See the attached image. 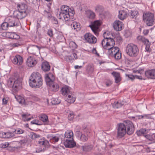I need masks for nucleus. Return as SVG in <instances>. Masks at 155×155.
Listing matches in <instances>:
<instances>
[{"mask_svg":"<svg viewBox=\"0 0 155 155\" xmlns=\"http://www.w3.org/2000/svg\"><path fill=\"white\" fill-rule=\"evenodd\" d=\"M18 10L21 11L23 12L27 13V5L24 3H21V4L17 5Z\"/></svg>","mask_w":155,"mask_h":155,"instance_id":"23","label":"nucleus"},{"mask_svg":"<svg viewBox=\"0 0 155 155\" xmlns=\"http://www.w3.org/2000/svg\"><path fill=\"white\" fill-rule=\"evenodd\" d=\"M9 26L7 22H5L2 24L1 25V28L2 30H6L8 29Z\"/></svg>","mask_w":155,"mask_h":155,"instance_id":"43","label":"nucleus"},{"mask_svg":"<svg viewBox=\"0 0 155 155\" xmlns=\"http://www.w3.org/2000/svg\"><path fill=\"white\" fill-rule=\"evenodd\" d=\"M69 46L70 48L72 49H75L77 47V45L73 41L69 43Z\"/></svg>","mask_w":155,"mask_h":155,"instance_id":"48","label":"nucleus"},{"mask_svg":"<svg viewBox=\"0 0 155 155\" xmlns=\"http://www.w3.org/2000/svg\"><path fill=\"white\" fill-rule=\"evenodd\" d=\"M122 105L120 101H117L114 102L113 104V106L115 108H118L121 107Z\"/></svg>","mask_w":155,"mask_h":155,"instance_id":"41","label":"nucleus"},{"mask_svg":"<svg viewBox=\"0 0 155 155\" xmlns=\"http://www.w3.org/2000/svg\"><path fill=\"white\" fill-rule=\"evenodd\" d=\"M6 132H0V137L3 138H5Z\"/></svg>","mask_w":155,"mask_h":155,"instance_id":"58","label":"nucleus"},{"mask_svg":"<svg viewBox=\"0 0 155 155\" xmlns=\"http://www.w3.org/2000/svg\"><path fill=\"white\" fill-rule=\"evenodd\" d=\"M40 120L44 122L47 123L48 122V116L45 114H41L38 116Z\"/></svg>","mask_w":155,"mask_h":155,"instance_id":"35","label":"nucleus"},{"mask_svg":"<svg viewBox=\"0 0 155 155\" xmlns=\"http://www.w3.org/2000/svg\"><path fill=\"white\" fill-rule=\"evenodd\" d=\"M39 121L37 120H33L31 122V124H35L38 125H40L41 124L39 123Z\"/></svg>","mask_w":155,"mask_h":155,"instance_id":"57","label":"nucleus"},{"mask_svg":"<svg viewBox=\"0 0 155 155\" xmlns=\"http://www.w3.org/2000/svg\"><path fill=\"white\" fill-rule=\"evenodd\" d=\"M126 76H127L129 78H130L131 80H133L135 79V76L132 75H126Z\"/></svg>","mask_w":155,"mask_h":155,"instance_id":"59","label":"nucleus"},{"mask_svg":"<svg viewBox=\"0 0 155 155\" xmlns=\"http://www.w3.org/2000/svg\"><path fill=\"white\" fill-rule=\"evenodd\" d=\"M77 59L78 57H77V54L75 53H73L71 54L70 55L66 56L65 59L68 62H70L72 60Z\"/></svg>","mask_w":155,"mask_h":155,"instance_id":"30","label":"nucleus"},{"mask_svg":"<svg viewBox=\"0 0 155 155\" xmlns=\"http://www.w3.org/2000/svg\"><path fill=\"white\" fill-rule=\"evenodd\" d=\"M21 79L17 78L14 81V84L12 86V88L15 91H18L21 88Z\"/></svg>","mask_w":155,"mask_h":155,"instance_id":"14","label":"nucleus"},{"mask_svg":"<svg viewBox=\"0 0 155 155\" xmlns=\"http://www.w3.org/2000/svg\"><path fill=\"white\" fill-rule=\"evenodd\" d=\"M41 68L43 71L45 72H47L50 70V66L48 62L47 61H45L42 63L41 65Z\"/></svg>","mask_w":155,"mask_h":155,"instance_id":"22","label":"nucleus"},{"mask_svg":"<svg viewBox=\"0 0 155 155\" xmlns=\"http://www.w3.org/2000/svg\"><path fill=\"white\" fill-rule=\"evenodd\" d=\"M84 40L86 42L91 44H94L97 42V38L90 33H87L84 35Z\"/></svg>","mask_w":155,"mask_h":155,"instance_id":"8","label":"nucleus"},{"mask_svg":"<svg viewBox=\"0 0 155 155\" xmlns=\"http://www.w3.org/2000/svg\"><path fill=\"white\" fill-rule=\"evenodd\" d=\"M25 132V130L20 128H17L14 131L16 134H23Z\"/></svg>","mask_w":155,"mask_h":155,"instance_id":"49","label":"nucleus"},{"mask_svg":"<svg viewBox=\"0 0 155 155\" xmlns=\"http://www.w3.org/2000/svg\"><path fill=\"white\" fill-rule=\"evenodd\" d=\"M111 74L115 78V83H118L121 81V78L119 73L113 71Z\"/></svg>","mask_w":155,"mask_h":155,"instance_id":"27","label":"nucleus"},{"mask_svg":"<svg viewBox=\"0 0 155 155\" xmlns=\"http://www.w3.org/2000/svg\"><path fill=\"white\" fill-rule=\"evenodd\" d=\"M90 131V130L86 127L83 129L80 137L81 140L83 142L87 141L91 136Z\"/></svg>","mask_w":155,"mask_h":155,"instance_id":"9","label":"nucleus"},{"mask_svg":"<svg viewBox=\"0 0 155 155\" xmlns=\"http://www.w3.org/2000/svg\"><path fill=\"white\" fill-rule=\"evenodd\" d=\"M145 75L148 78L155 79V70H149L146 71Z\"/></svg>","mask_w":155,"mask_h":155,"instance_id":"21","label":"nucleus"},{"mask_svg":"<svg viewBox=\"0 0 155 155\" xmlns=\"http://www.w3.org/2000/svg\"><path fill=\"white\" fill-rule=\"evenodd\" d=\"M12 62L15 64L17 65H20L22 64L23 59L20 55L17 54L15 56L13 57L12 59Z\"/></svg>","mask_w":155,"mask_h":155,"instance_id":"13","label":"nucleus"},{"mask_svg":"<svg viewBox=\"0 0 155 155\" xmlns=\"http://www.w3.org/2000/svg\"><path fill=\"white\" fill-rule=\"evenodd\" d=\"M82 147L83 150L86 152L90 151L92 148V145H89L87 144L85 145Z\"/></svg>","mask_w":155,"mask_h":155,"instance_id":"39","label":"nucleus"},{"mask_svg":"<svg viewBox=\"0 0 155 155\" xmlns=\"http://www.w3.org/2000/svg\"><path fill=\"white\" fill-rule=\"evenodd\" d=\"M45 79L47 84L49 86L51 90L56 91L58 90L59 86L58 84L56 83H54L48 74L46 75Z\"/></svg>","mask_w":155,"mask_h":155,"instance_id":"7","label":"nucleus"},{"mask_svg":"<svg viewBox=\"0 0 155 155\" xmlns=\"http://www.w3.org/2000/svg\"><path fill=\"white\" fill-rule=\"evenodd\" d=\"M69 7L67 5H63L61 8L59 18L64 19L65 21H68L70 19V15L69 14Z\"/></svg>","mask_w":155,"mask_h":155,"instance_id":"3","label":"nucleus"},{"mask_svg":"<svg viewBox=\"0 0 155 155\" xmlns=\"http://www.w3.org/2000/svg\"><path fill=\"white\" fill-rule=\"evenodd\" d=\"M86 14L87 17L90 19L94 18L95 16V13L90 10H88L86 11Z\"/></svg>","mask_w":155,"mask_h":155,"instance_id":"33","label":"nucleus"},{"mask_svg":"<svg viewBox=\"0 0 155 155\" xmlns=\"http://www.w3.org/2000/svg\"><path fill=\"white\" fill-rule=\"evenodd\" d=\"M95 10L97 12L99 13V14H101L104 11V8L101 5H97L95 7Z\"/></svg>","mask_w":155,"mask_h":155,"instance_id":"38","label":"nucleus"},{"mask_svg":"<svg viewBox=\"0 0 155 155\" xmlns=\"http://www.w3.org/2000/svg\"><path fill=\"white\" fill-rule=\"evenodd\" d=\"M154 15L150 12H144L143 15V19L148 26L153 25L154 24Z\"/></svg>","mask_w":155,"mask_h":155,"instance_id":"4","label":"nucleus"},{"mask_svg":"<svg viewBox=\"0 0 155 155\" xmlns=\"http://www.w3.org/2000/svg\"><path fill=\"white\" fill-rule=\"evenodd\" d=\"M8 20V23L9 27H13L15 26H19L20 23L18 19L15 18H7Z\"/></svg>","mask_w":155,"mask_h":155,"instance_id":"12","label":"nucleus"},{"mask_svg":"<svg viewBox=\"0 0 155 155\" xmlns=\"http://www.w3.org/2000/svg\"><path fill=\"white\" fill-rule=\"evenodd\" d=\"M37 61L33 57L30 56L27 59L26 64L29 67H32L37 64Z\"/></svg>","mask_w":155,"mask_h":155,"instance_id":"18","label":"nucleus"},{"mask_svg":"<svg viewBox=\"0 0 155 155\" xmlns=\"http://www.w3.org/2000/svg\"><path fill=\"white\" fill-rule=\"evenodd\" d=\"M101 44L104 49H109L108 48L114 47L115 42L114 40L112 38L104 37V38L102 40Z\"/></svg>","mask_w":155,"mask_h":155,"instance_id":"5","label":"nucleus"},{"mask_svg":"<svg viewBox=\"0 0 155 155\" xmlns=\"http://www.w3.org/2000/svg\"><path fill=\"white\" fill-rule=\"evenodd\" d=\"M71 26L72 28H73L74 29L77 31H80L81 29L80 23L76 21L73 22L71 24Z\"/></svg>","mask_w":155,"mask_h":155,"instance_id":"29","label":"nucleus"},{"mask_svg":"<svg viewBox=\"0 0 155 155\" xmlns=\"http://www.w3.org/2000/svg\"><path fill=\"white\" fill-rule=\"evenodd\" d=\"M15 97L19 103L21 104L25 103V99L23 97L20 96H15Z\"/></svg>","mask_w":155,"mask_h":155,"instance_id":"40","label":"nucleus"},{"mask_svg":"<svg viewBox=\"0 0 155 155\" xmlns=\"http://www.w3.org/2000/svg\"><path fill=\"white\" fill-rule=\"evenodd\" d=\"M137 39L138 40L140 41H142L143 43L146 39L144 37L141 36H139L137 37Z\"/></svg>","mask_w":155,"mask_h":155,"instance_id":"52","label":"nucleus"},{"mask_svg":"<svg viewBox=\"0 0 155 155\" xmlns=\"http://www.w3.org/2000/svg\"><path fill=\"white\" fill-rule=\"evenodd\" d=\"M86 71L89 74H90L93 71L94 68L90 65H88L87 67Z\"/></svg>","mask_w":155,"mask_h":155,"instance_id":"47","label":"nucleus"},{"mask_svg":"<svg viewBox=\"0 0 155 155\" xmlns=\"http://www.w3.org/2000/svg\"><path fill=\"white\" fill-rule=\"evenodd\" d=\"M14 33H8L9 38H10L13 39L14 38Z\"/></svg>","mask_w":155,"mask_h":155,"instance_id":"61","label":"nucleus"},{"mask_svg":"<svg viewBox=\"0 0 155 155\" xmlns=\"http://www.w3.org/2000/svg\"><path fill=\"white\" fill-rule=\"evenodd\" d=\"M15 136L14 132H6L5 138H10L13 137Z\"/></svg>","mask_w":155,"mask_h":155,"instance_id":"45","label":"nucleus"},{"mask_svg":"<svg viewBox=\"0 0 155 155\" xmlns=\"http://www.w3.org/2000/svg\"><path fill=\"white\" fill-rule=\"evenodd\" d=\"M48 8L47 10H45L43 12V15L45 17L50 19L52 17V12L51 8L49 4L47 5Z\"/></svg>","mask_w":155,"mask_h":155,"instance_id":"20","label":"nucleus"},{"mask_svg":"<svg viewBox=\"0 0 155 155\" xmlns=\"http://www.w3.org/2000/svg\"><path fill=\"white\" fill-rule=\"evenodd\" d=\"M65 147L67 148H72L76 146V143L73 139H66L64 143Z\"/></svg>","mask_w":155,"mask_h":155,"instance_id":"16","label":"nucleus"},{"mask_svg":"<svg viewBox=\"0 0 155 155\" xmlns=\"http://www.w3.org/2000/svg\"><path fill=\"white\" fill-rule=\"evenodd\" d=\"M116 52L114 54V55L112 57H114L115 59L118 60L120 59L121 57V53L119 52V49L118 48H116Z\"/></svg>","mask_w":155,"mask_h":155,"instance_id":"36","label":"nucleus"},{"mask_svg":"<svg viewBox=\"0 0 155 155\" xmlns=\"http://www.w3.org/2000/svg\"><path fill=\"white\" fill-rule=\"evenodd\" d=\"M123 23L119 20H116L113 23V26L114 30L120 31L122 29Z\"/></svg>","mask_w":155,"mask_h":155,"instance_id":"17","label":"nucleus"},{"mask_svg":"<svg viewBox=\"0 0 155 155\" xmlns=\"http://www.w3.org/2000/svg\"><path fill=\"white\" fill-rule=\"evenodd\" d=\"M27 15V13H25L18 10L14 12L13 15L16 19H21L25 17Z\"/></svg>","mask_w":155,"mask_h":155,"instance_id":"15","label":"nucleus"},{"mask_svg":"<svg viewBox=\"0 0 155 155\" xmlns=\"http://www.w3.org/2000/svg\"><path fill=\"white\" fill-rule=\"evenodd\" d=\"M38 144L41 146H42L46 148L48 147L49 145V143L48 141L43 138L41 139L38 142Z\"/></svg>","mask_w":155,"mask_h":155,"instance_id":"31","label":"nucleus"},{"mask_svg":"<svg viewBox=\"0 0 155 155\" xmlns=\"http://www.w3.org/2000/svg\"><path fill=\"white\" fill-rule=\"evenodd\" d=\"M147 117V115L144 114L143 115H140L138 116L139 119H141L143 118H146Z\"/></svg>","mask_w":155,"mask_h":155,"instance_id":"63","label":"nucleus"},{"mask_svg":"<svg viewBox=\"0 0 155 155\" xmlns=\"http://www.w3.org/2000/svg\"><path fill=\"white\" fill-rule=\"evenodd\" d=\"M30 114L28 113L22 114H21V117H22V120L25 121L30 120L31 119V118H27V117L30 116Z\"/></svg>","mask_w":155,"mask_h":155,"instance_id":"37","label":"nucleus"},{"mask_svg":"<svg viewBox=\"0 0 155 155\" xmlns=\"http://www.w3.org/2000/svg\"><path fill=\"white\" fill-rule=\"evenodd\" d=\"M59 139V138L58 137L54 136L50 140V141H52L54 143H56L58 141Z\"/></svg>","mask_w":155,"mask_h":155,"instance_id":"53","label":"nucleus"},{"mask_svg":"<svg viewBox=\"0 0 155 155\" xmlns=\"http://www.w3.org/2000/svg\"><path fill=\"white\" fill-rule=\"evenodd\" d=\"M138 13L137 12L135 11H131V12L130 13L131 18H135Z\"/></svg>","mask_w":155,"mask_h":155,"instance_id":"46","label":"nucleus"},{"mask_svg":"<svg viewBox=\"0 0 155 155\" xmlns=\"http://www.w3.org/2000/svg\"><path fill=\"white\" fill-rule=\"evenodd\" d=\"M38 81V83L40 84L41 80H42V78L41 75L38 72H34L33 73L29 78V82H32L34 83V81Z\"/></svg>","mask_w":155,"mask_h":155,"instance_id":"10","label":"nucleus"},{"mask_svg":"<svg viewBox=\"0 0 155 155\" xmlns=\"http://www.w3.org/2000/svg\"><path fill=\"white\" fill-rule=\"evenodd\" d=\"M27 140L24 139L20 140L19 141V142L21 144L26 143L27 142Z\"/></svg>","mask_w":155,"mask_h":155,"instance_id":"64","label":"nucleus"},{"mask_svg":"<svg viewBox=\"0 0 155 155\" xmlns=\"http://www.w3.org/2000/svg\"><path fill=\"white\" fill-rule=\"evenodd\" d=\"M47 34L50 37H51L53 35V31L52 29H50L48 30Z\"/></svg>","mask_w":155,"mask_h":155,"instance_id":"56","label":"nucleus"},{"mask_svg":"<svg viewBox=\"0 0 155 155\" xmlns=\"http://www.w3.org/2000/svg\"><path fill=\"white\" fill-rule=\"evenodd\" d=\"M61 92L62 94L64 96L71 94L72 92L70 91V87L67 86H64L61 89Z\"/></svg>","mask_w":155,"mask_h":155,"instance_id":"19","label":"nucleus"},{"mask_svg":"<svg viewBox=\"0 0 155 155\" xmlns=\"http://www.w3.org/2000/svg\"><path fill=\"white\" fill-rule=\"evenodd\" d=\"M51 18H52V20H53V22L54 24H58V21H57V19L54 17H52Z\"/></svg>","mask_w":155,"mask_h":155,"instance_id":"60","label":"nucleus"},{"mask_svg":"<svg viewBox=\"0 0 155 155\" xmlns=\"http://www.w3.org/2000/svg\"><path fill=\"white\" fill-rule=\"evenodd\" d=\"M38 81H34V83H32V82H29L30 86L33 88H38L41 87L42 84V80H41V83L40 84L38 83Z\"/></svg>","mask_w":155,"mask_h":155,"instance_id":"25","label":"nucleus"},{"mask_svg":"<svg viewBox=\"0 0 155 155\" xmlns=\"http://www.w3.org/2000/svg\"><path fill=\"white\" fill-rule=\"evenodd\" d=\"M105 83L107 87H109L112 84V81L110 80H107L106 81Z\"/></svg>","mask_w":155,"mask_h":155,"instance_id":"54","label":"nucleus"},{"mask_svg":"<svg viewBox=\"0 0 155 155\" xmlns=\"http://www.w3.org/2000/svg\"><path fill=\"white\" fill-rule=\"evenodd\" d=\"M9 145V144L8 142L2 143L0 144V147L2 148H5L8 147V150L11 151H13L16 148L15 147H11L10 146H8Z\"/></svg>","mask_w":155,"mask_h":155,"instance_id":"24","label":"nucleus"},{"mask_svg":"<svg viewBox=\"0 0 155 155\" xmlns=\"http://www.w3.org/2000/svg\"><path fill=\"white\" fill-rule=\"evenodd\" d=\"M75 98L73 96V94L71 93L68 95L67 97L66 98L65 101L68 103L70 104L73 103L75 101Z\"/></svg>","mask_w":155,"mask_h":155,"instance_id":"32","label":"nucleus"},{"mask_svg":"<svg viewBox=\"0 0 155 155\" xmlns=\"http://www.w3.org/2000/svg\"><path fill=\"white\" fill-rule=\"evenodd\" d=\"M127 16V13L126 11L124 10L120 11L118 15V18L122 20L126 18Z\"/></svg>","mask_w":155,"mask_h":155,"instance_id":"26","label":"nucleus"},{"mask_svg":"<svg viewBox=\"0 0 155 155\" xmlns=\"http://www.w3.org/2000/svg\"><path fill=\"white\" fill-rule=\"evenodd\" d=\"M116 48L117 47H111L108 48L109 49H104L106 50H108V54L110 56L113 57L115 52H116Z\"/></svg>","mask_w":155,"mask_h":155,"instance_id":"28","label":"nucleus"},{"mask_svg":"<svg viewBox=\"0 0 155 155\" xmlns=\"http://www.w3.org/2000/svg\"><path fill=\"white\" fill-rule=\"evenodd\" d=\"M27 49L29 53L36 55V54L39 52L40 48L36 45H31L28 47Z\"/></svg>","mask_w":155,"mask_h":155,"instance_id":"11","label":"nucleus"},{"mask_svg":"<svg viewBox=\"0 0 155 155\" xmlns=\"http://www.w3.org/2000/svg\"><path fill=\"white\" fill-rule=\"evenodd\" d=\"M65 137L68 139H73V134L71 130H67L64 134Z\"/></svg>","mask_w":155,"mask_h":155,"instance_id":"34","label":"nucleus"},{"mask_svg":"<svg viewBox=\"0 0 155 155\" xmlns=\"http://www.w3.org/2000/svg\"><path fill=\"white\" fill-rule=\"evenodd\" d=\"M146 130L145 129H143L140 130L139 132L137 133V135H141V134H144L146 133Z\"/></svg>","mask_w":155,"mask_h":155,"instance_id":"50","label":"nucleus"},{"mask_svg":"<svg viewBox=\"0 0 155 155\" xmlns=\"http://www.w3.org/2000/svg\"><path fill=\"white\" fill-rule=\"evenodd\" d=\"M74 117L73 113V112H70L69 114L68 115V119L70 120H72Z\"/></svg>","mask_w":155,"mask_h":155,"instance_id":"55","label":"nucleus"},{"mask_svg":"<svg viewBox=\"0 0 155 155\" xmlns=\"http://www.w3.org/2000/svg\"><path fill=\"white\" fill-rule=\"evenodd\" d=\"M134 127L132 122L130 120L124 121L123 123L117 124V137L119 138L124 137L126 133L128 135L132 134L134 132Z\"/></svg>","mask_w":155,"mask_h":155,"instance_id":"1","label":"nucleus"},{"mask_svg":"<svg viewBox=\"0 0 155 155\" xmlns=\"http://www.w3.org/2000/svg\"><path fill=\"white\" fill-rule=\"evenodd\" d=\"M58 100L56 99L52 98L51 100V103L53 105L58 104L60 103V101H57Z\"/></svg>","mask_w":155,"mask_h":155,"instance_id":"51","label":"nucleus"},{"mask_svg":"<svg viewBox=\"0 0 155 155\" xmlns=\"http://www.w3.org/2000/svg\"><path fill=\"white\" fill-rule=\"evenodd\" d=\"M29 136L33 140L39 138L40 136L39 134H37L34 132L31 133Z\"/></svg>","mask_w":155,"mask_h":155,"instance_id":"44","label":"nucleus"},{"mask_svg":"<svg viewBox=\"0 0 155 155\" xmlns=\"http://www.w3.org/2000/svg\"><path fill=\"white\" fill-rule=\"evenodd\" d=\"M125 51L127 54L132 57L137 56L139 53L137 46L133 43L129 44L127 45Z\"/></svg>","mask_w":155,"mask_h":155,"instance_id":"2","label":"nucleus"},{"mask_svg":"<svg viewBox=\"0 0 155 155\" xmlns=\"http://www.w3.org/2000/svg\"><path fill=\"white\" fill-rule=\"evenodd\" d=\"M20 45V44L17 43H14L12 44V46L13 47H18Z\"/></svg>","mask_w":155,"mask_h":155,"instance_id":"62","label":"nucleus"},{"mask_svg":"<svg viewBox=\"0 0 155 155\" xmlns=\"http://www.w3.org/2000/svg\"><path fill=\"white\" fill-rule=\"evenodd\" d=\"M101 23L99 20H96L91 23V24L89 25L94 34L97 36L99 34V28Z\"/></svg>","mask_w":155,"mask_h":155,"instance_id":"6","label":"nucleus"},{"mask_svg":"<svg viewBox=\"0 0 155 155\" xmlns=\"http://www.w3.org/2000/svg\"><path fill=\"white\" fill-rule=\"evenodd\" d=\"M146 45V50L147 51H149L150 48V43L149 42L148 39H146V40L143 42Z\"/></svg>","mask_w":155,"mask_h":155,"instance_id":"42","label":"nucleus"}]
</instances>
